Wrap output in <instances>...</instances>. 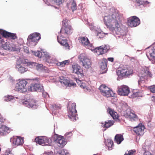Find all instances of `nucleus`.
Wrapping results in <instances>:
<instances>
[{
    "instance_id": "nucleus-1",
    "label": "nucleus",
    "mask_w": 155,
    "mask_h": 155,
    "mask_svg": "<svg viewBox=\"0 0 155 155\" xmlns=\"http://www.w3.org/2000/svg\"><path fill=\"white\" fill-rule=\"evenodd\" d=\"M105 24L109 29L117 35H124L125 31L122 28L121 18L119 14L112 9L104 16Z\"/></svg>"
},
{
    "instance_id": "nucleus-2",
    "label": "nucleus",
    "mask_w": 155,
    "mask_h": 155,
    "mask_svg": "<svg viewBox=\"0 0 155 155\" xmlns=\"http://www.w3.org/2000/svg\"><path fill=\"white\" fill-rule=\"evenodd\" d=\"M138 75L140 78L138 84L140 85L142 83L144 82L145 80L147 79V77L152 78L153 74L149 68L145 67L142 70L140 71Z\"/></svg>"
},
{
    "instance_id": "nucleus-3",
    "label": "nucleus",
    "mask_w": 155,
    "mask_h": 155,
    "mask_svg": "<svg viewBox=\"0 0 155 155\" xmlns=\"http://www.w3.org/2000/svg\"><path fill=\"white\" fill-rule=\"evenodd\" d=\"M41 38L40 33L37 32L33 33L28 36L27 38V44L30 46H34L37 44Z\"/></svg>"
},
{
    "instance_id": "nucleus-4",
    "label": "nucleus",
    "mask_w": 155,
    "mask_h": 155,
    "mask_svg": "<svg viewBox=\"0 0 155 155\" xmlns=\"http://www.w3.org/2000/svg\"><path fill=\"white\" fill-rule=\"evenodd\" d=\"M80 64L85 68L88 69L91 65V60L85 54L82 53L80 54L78 57Z\"/></svg>"
},
{
    "instance_id": "nucleus-5",
    "label": "nucleus",
    "mask_w": 155,
    "mask_h": 155,
    "mask_svg": "<svg viewBox=\"0 0 155 155\" xmlns=\"http://www.w3.org/2000/svg\"><path fill=\"white\" fill-rule=\"evenodd\" d=\"M27 81L25 80H19L15 85V90L21 93L25 92L27 91Z\"/></svg>"
},
{
    "instance_id": "nucleus-6",
    "label": "nucleus",
    "mask_w": 155,
    "mask_h": 155,
    "mask_svg": "<svg viewBox=\"0 0 155 155\" xmlns=\"http://www.w3.org/2000/svg\"><path fill=\"white\" fill-rule=\"evenodd\" d=\"M31 83L30 87V90L32 91H41L43 89V86L39 84V81L37 78L31 80Z\"/></svg>"
},
{
    "instance_id": "nucleus-7",
    "label": "nucleus",
    "mask_w": 155,
    "mask_h": 155,
    "mask_svg": "<svg viewBox=\"0 0 155 155\" xmlns=\"http://www.w3.org/2000/svg\"><path fill=\"white\" fill-rule=\"evenodd\" d=\"M35 142L42 146L50 145L51 142V139L45 137H38L35 139Z\"/></svg>"
},
{
    "instance_id": "nucleus-8",
    "label": "nucleus",
    "mask_w": 155,
    "mask_h": 155,
    "mask_svg": "<svg viewBox=\"0 0 155 155\" xmlns=\"http://www.w3.org/2000/svg\"><path fill=\"white\" fill-rule=\"evenodd\" d=\"M99 89L101 94L104 96L107 97L113 96L112 91L104 84L101 85L99 87Z\"/></svg>"
},
{
    "instance_id": "nucleus-9",
    "label": "nucleus",
    "mask_w": 155,
    "mask_h": 155,
    "mask_svg": "<svg viewBox=\"0 0 155 155\" xmlns=\"http://www.w3.org/2000/svg\"><path fill=\"white\" fill-rule=\"evenodd\" d=\"M117 73L118 76L121 77L128 76L132 74L133 71L131 69H129L127 68L120 67L118 68Z\"/></svg>"
},
{
    "instance_id": "nucleus-10",
    "label": "nucleus",
    "mask_w": 155,
    "mask_h": 155,
    "mask_svg": "<svg viewBox=\"0 0 155 155\" xmlns=\"http://www.w3.org/2000/svg\"><path fill=\"white\" fill-rule=\"evenodd\" d=\"M128 25L130 27H135L139 25L140 23V21L137 17L133 16L129 18L127 20Z\"/></svg>"
},
{
    "instance_id": "nucleus-11",
    "label": "nucleus",
    "mask_w": 155,
    "mask_h": 155,
    "mask_svg": "<svg viewBox=\"0 0 155 155\" xmlns=\"http://www.w3.org/2000/svg\"><path fill=\"white\" fill-rule=\"evenodd\" d=\"M53 140L57 143V145L59 147H64L66 143L64 137L57 134L54 135Z\"/></svg>"
},
{
    "instance_id": "nucleus-12",
    "label": "nucleus",
    "mask_w": 155,
    "mask_h": 155,
    "mask_svg": "<svg viewBox=\"0 0 155 155\" xmlns=\"http://www.w3.org/2000/svg\"><path fill=\"white\" fill-rule=\"evenodd\" d=\"M10 141L12 143L13 146H14L15 147L18 146L22 145L24 143L23 138L18 136L11 138Z\"/></svg>"
},
{
    "instance_id": "nucleus-13",
    "label": "nucleus",
    "mask_w": 155,
    "mask_h": 155,
    "mask_svg": "<svg viewBox=\"0 0 155 155\" xmlns=\"http://www.w3.org/2000/svg\"><path fill=\"white\" fill-rule=\"evenodd\" d=\"M24 105L29 108L33 109H37L38 107L37 102L34 99H29L28 101H26L23 102Z\"/></svg>"
},
{
    "instance_id": "nucleus-14",
    "label": "nucleus",
    "mask_w": 155,
    "mask_h": 155,
    "mask_svg": "<svg viewBox=\"0 0 155 155\" xmlns=\"http://www.w3.org/2000/svg\"><path fill=\"white\" fill-rule=\"evenodd\" d=\"M130 92L129 87L126 85H123L118 87L117 92L121 96L127 95Z\"/></svg>"
},
{
    "instance_id": "nucleus-15",
    "label": "nucleus",
    "mask_w": 155,
    "mask_h": 155,
    "mask_svg": "<svg viewBox=\"0 0 155 155\" xmlns=\"http://www.w3.org/2000/svg\"><path fill=\"white\" fill-rule=\"evenodd\" d=\"M76 107V104L75 103L69 104L67 108L68 114L70 116H76L77 115Z\"/></svg>"
},
{
    "instance_id": "nucleus-16",
    "label": "nucleus",
    "mask_w": 155,
    "mask_h": 155,
    "mask_svg": "<svg viewBox=\"0 0 155 155\" xmlns=\"http://www.w3.org/2000/svg\"><path fill=\"white\" fill-rule=\"evenodd\" d=\"M109 48L106 45L97 47L94 49V52L97 55L104 54L108 51Z\"/></svg>"
},
{
    "instance_id": "nucleus-17",
    "label": "nucleus",
    "mask_w": 155,
    "mask_h": 155,
    "mask_svg": "<svg viewBox=\"0 0 155 155\" xmlns=\"http://www.w3.org/2000/svg\"><path fill=\"white\" fill-rule=\"evenodd\" d=\"M25 65L23 60H22L21 63L18 62L16 65V69L20 73H24L28 70V69L25 67Z\"/></svg>"
},
{
    "instance_id": "nucleus-18",
    "label": "nucleus",
    "mask_w": 155,
    "mask_h": 155,
    "mask_svg": "<svg viewBox=\"0 0 155 155\" xmlns=\"http://www.w3.org/2000/svg\"><path fill=\"white\" fill-rule=\"evenodd\" d=\"M72 68L73 72L79 75V77H83L84 76L83 70L78 64H76L72 65Z\"/></svg>"
},
{
    "instance_id": "nucleus-19",
    "label": "nucleus",
    "mask_w": 155,
    "mask_h": 155,
    "mask_svg": "<svg viewBox=\"0 0 155 155\" xmlns=\"http://www.w3.org/2000/svg\"><path fill=\"white\" fill-rule=\"evenodd\" d=\"M0 34L3 37L6 38H10L13 40L17 38L15 34L9 32L1 29H0Z\"/></svg>"
},
{
    "instance_id": "nucleus-20",
    "label": "nucleus",
    "mask_w": 155,
    "mask_h": 155,
    "mask_svg": "<svg viewBox=\"0 0 155 155\" xmlns=\"http://www.w3.org/2000/svg\"><path fill=\"white\" fill-rule=\"evenodd\" d=\"M3 48L5 50L11 51H17L18 49V47L13 43H10L9 42H6L3 45Z\"/></svg>"
},
{
    "instance_id": "nucleus-21",
    "label": "nucleus",
    "mask_w": 155,
    "mask_h": 155,
    "mask_svg": "<svg viewBox=\"0 0 155 155\" xmlns=\"http://www.w3.org/2000/svg\"><path fill=\"white\" fill-rule=\"evenodd\" d=\"M145 128L144 126L140 123L134 128V131L138 135H142L144 133Z\"/></svg>"
},
{
    "instance_id": "nucleus-22",
    "label": "nucleus",
    "mask_w": 155,
    "mask_h": 155,
    "mask_svg": "<svg viewBox=\"0 0 155 155\" xmlns=\"http://www.w3.org/2000/svg\"><path fill=\"white\" fill-rule=\"evenodd\" d=\"M73 30L71 25H67L65 28H62L60 30V33L65 34L67 36L71 35L73 32Z\"/></svg>"
},
{
    "instance_id": "nucleus-23",
    "label": "nucleus",
    "mask_w": 155,
    "mask_h": 155,
    "mask_svg": "<svg viewBox=\"0 0 155 155\" xmlns=\"http://www.w3.org/2000/svg\"><path fill=\"white\" fill-rule=\"evenodd\" d=\"M80 42L84 46L89 48L91 47L92 44L90 43L87 37H82L79 39Z\"/></svg>"
},
{
    "instance_id": "nucleus-24",
    "label": "nucleus",
    "mask_w": 155,
    "mask_h": 155,
    "mask_svg": "<svg viewBox=\"0 0 155 155\" xmlns=\"http://www.w3.org/2000/svg\"><path fill=\"white\" fill-rule=\"evenodd\" d=\"M12 130L5 125H2L0 127V135H6L10 133Z\"/></svg>"
},
{
    "instance_id": "nucleus-25",
    "label": "nucleus",
    "mask_w": 155,
    "mask_h": 155,
    "mask_svg": "<svg viewBox=\"0 0 155 155\" xmlns=\"http://www.w3.org/2000/svg\"><path fill=\"white\" fill-rule=\"evenodd\" d=\"M45 57L46 58V61L49 63L54 64H56L57 63V60L55 58L50 56L46 53Z\"/></svg>"
},
{
    "instance_id": "nucleus-26",
    "label": "nucleus",
    "mask_w": 155,
    "mask_h": 155,
    "mask_svg": "<svg viewBox=\"0 0 155 155\" xmlns=\"http://www.w3.org/2000/svg\"><path fill=\"white\" fill-rule=\"evenodd\" d=\"M124 140L123 135L121 134H117L114 137V141L118 144H120Z\"/></svg>"
},
{
    "instance_id": "nucleus-27",
    "label": "nucleus",
    "mask_w": 155,
    "mask_h": 155,
    "mask_svg": "<svg viewBox=\"0 0 155 155\" xmlns=\"http://www.w3.org/2000/svg\"><path fill=\"white\" fill-rule=\"evenodd\" d=\"M107 60L105 58H104L101 63L100 68L103 70L104 71V72L107 71Z\"/></svg>"
},
{
    "instance_id": "nucleus-28",
    "label": "nucleus",
    "mask_w": 155,
    "mask_h": 155,
    "mask_svg": "<svg viewBox=\"0 0 155 155\" xmlns=\"http://www.w3.org/2000/svg\"><path fill=\"white\" fill-rule=\"evenodd\" d=\"M114 122L113 120H108L104 123H101V126L104 128H108L112 126Z\"/></svg>"
},
{
    "instance_id": "nucleus-29",
    "label": "nucleus",
    "mask_w": 155,
    "mask_h": 155,
    "mask_svg": "<svg viewBox=\"0 0 155 155\" xmlns=\"http://www.w3.org/2000/svg\"><path fill=\"white\" fill-rule=\"evenodd\" d=\"M26 66L30 68H33L35 67L36 63L34 62H30L28 61V60L26 59L23 60Z\"/></svg>"
},
{
    "instance_id": "nucleus-30",
    "label": "nucleus",
    "mask_w": 155,
    "mask_h": 155,
    "mask_svg": "<svg viewBox=\"0 0 155 155\" xmlns=\"http://www.w3.org/2000/svg\"><path fill=\"white\" fill-rule=\"evenodd\" d=\"M61 107V106L60 104L54 105V109H52V110L53 115H58L57 110H58L60 109Z\"/></svg>"
},
{
    "instance_id": "nucleus-31",
    "label": "nucleus",
    "mask_w": 155,
    "mask_h": 155,
    "mask_svg": "<svg viewBox=\"0 0 155 155\" xmlns=\"http://www.w3.org/2000/svg\"><path fill=\"white\" fill-rule=\"evenodd\" d=\"M105 144L109 150H112L113 146H114L113 142L111 140H107Z\"/></svg>"
},
{
    "instance_id": "nucleus-32",
    "label": "nucleus",
    "mask_w": 155,
    "mask_h": 155,
    "mask_svg": "<svg viewBox=\"0 0 155 155\" xmlns=\"http://www.w3.org/2000/svg\"><path fill=\"white\" fill-rule=\"evenodd\" d=\"M70 62L69 60H64L63 61L61 62H58L57 64V65L61 67L65 66L66 65H68Z\"/></svg>"
},
{
    "instance_id": "nucleus-33",
    "label": "nucleus",
    "mask_w": 155,
    "mask_h": 155,
    "mask_svg": "<svg viewBox=\"0 0 155 155\" xmlns=\"http://www.w3.org/2000/svg\"><path fill=\"white\" fill-rule=\"evenodd\" d=\"M46 53L45 52H42L39 51H38L35 52V55L39 58H41L45 57Z\"/></svg>"
},
{
    "instance_id": "nucleus-34",
    "label": "nucleus",
    "mask_w": 155,
    "mask_h": 155,
    "mask_svg": "<svg viewBox=\"0 0 155 155\" xmlns=\"http://www.w3.org/2000/svg\"><path fill=\"white\" fill-rule=\"evenodd\" d=\"M107 112L110 114L111 116H117V114L115 112L114 110L108 108L107 110Z\"/></svg>"
},
{
    "instance_id": "nucleus-35",
    "label": "nucleus",
    "mask_w": 155,
    "mask_h": 155,
    "mask_svg": "<svg viewBox=\"0 0 155 155\" xmlns=\"http://www.w3.org/2000/svg\"><path fill=\"white\" fill-rule=\"evenodd\" d=\"M59 43L63 46H65V47H68V48L69 49V45L67 42V40L65 39L64 40L61 41V40L60 38L59 39Z\"/></svg>"
},
{
    "instance_id": "nucleus-36",
    "label": "nucleus",
    "mask_w": 155,
    "mask_h": 155,
    "mask_svg": "<svg viewBox=\"0 0 155 155\" xmlns=\"http://www.w3.org/2000/svg\"><path fill=\"white\" fill-rule=\"evenodd\" d=\"M149 54L152 58L155 57V45L153 46L149 52Z\"/></svg>"
},
{
    "instance_id": "nucleus-37",
    "label": "nucleus",
    "mask_w": 155,
    "mask_h": 155,
    "mask_svg": "<svg viewBox=\"0 0 155 155\" xmlns=\"http://www.w3.org/2000/svg\"><path fill=\"white\" fill-rule=\"evenodd\" d=\"M71 8L73 12L77 9V5L75 1L73 0L71 4Z\"/></svg>"
},
{
    "instance_id": "nucleus-38",
    "label": "nucleus",
    "mask_w": 155,
    "mask_h": 155,
    "mask_svg": "<svg viewBox=\"0 0 155 155\" xmlns=\"http://www.w3.org/2000/svg\"><path fill=\"white\" fill-rule=\"evenodd\" d=\"M67 35L65 34H62L61 33H60L59 35L57 36V40L58 42H59V39L60 38L61 41H62L64 39H65V37Z\"/></svg>"
},
{
    "instance_id": "nucleus-39",
    "label": "nucleus",
    "mask_w": 155,
    "mask_h": 155,
    "mask_svg": "<svg viewBox=\"0 0 155 155\" xmlns=\"http://www.w3.org/2000/svg\"><path fill=\"white\" fill-rule=\"evenodd\" d=\"M136 151L134 150L127 151L126 152L124 155H135Z\"/></svg>"
},
{
    "instance_id": "nucleus-40",
    "label": "nucleus",
    "mask_w": 155,
    "mask_h": 155,
    "mask_svg": "<svg viewBox=\"0 0 155 155\" xmlns=\"http://www.w3.org/2000/svg\"><path fill=\"white\" fill-rule=\"evenodd\" d=\"M62 78H63V79L61 80L60 81V82L61 83H63L65 85L68 86V85L69 84V81L63 77H62Z\"/></svg>"
},
{
    "instance_id": "nucleus-41",
    "label": "nucleus",
    "mask_w": 155,
    "mask_h": 155,
    "mask_svg": "<svg viewBox=\"0 0 155 155\" xmlns=\"http://www.w3.org/2000/svg\"><path fill=\"white\" fill-rule=\"evenodd\" d=\"M59 155H69V153L66 150H61L58 152Z\"/></svg>"
},
{
    "instance_id": "nucleus-42",
    "label": "nucleus",
    "mask_w": 155,
    "mask_h": 155,
    "mask_svg": "<svg viewBox=\"0 0 155 155\" xmlns=\"http://www.w3.org/2000/svg\"><path fill=\"white\" fill-rule=\"evenodd\" d=\"M142 96L141 93L137 91L133 93L132 97H137Z\"/></svg>"
},
{
    "instance_id": "nucleus-43",
    "label": "nucleus",
    "mask_w": 155,
    "mask_h": 155,
    "mask_svg": "<svg viewBox=\"0 0 155 155\" xmlns=\"http://www.w3.org/2000/svg\"><path fill=\"white\" fill-rule=\"evenodd\" d=\"M14 98V97L11 95H8L5 97V100L9 101Z\"/></svg>"
},
{
    "instance_id": "nucleus-44",
    "label": "nucleus",
    "mask_w": 155,
    "mask_h": 155,
    "mask_svg": "<svg viewBox=\"0 0 155 155\" xmlns=\"http://www.w3.org/2000/svg\"><path fill=\"white\" fill-rule=\"evenodd\" d=\"M105 34L103 32H98L97 34V37L98 38H101L105 37Z\"/></svg>"
},
{
    "instance_id": "nucleus-45",
    "label": "nucleus",
    "mask_w": 155,
    "mask_h": 155,
    "mask_svg": "<svg viewBox=\"0 0 155 155\" xmlns=\"http://www.w3.org/2000/svg\"><path fill=\"white\" fill-rule=\"evenodd\" d=\"M35 67H36V69L38 71L41 70L43 69V65L42 64H38L36 63Z\"/></svg>"
},
{
    "instance_id": "nucleus-46",
    "label": "nucleus",
    "mask_w": 155,
    "mask_h": 155,
    "mask_svg": "<svg viewBox=\"0 0 155 155\" xmlns=\"http://www.w3.org/2000/svg\"><path fill=\"white\" fill-rule=\"evenodd\" d=\"M148 89L153 93H155V85H153L148 87Z\"/></svg>"
},
{
    "instance_id": "nucleus-47",
    "label": "nucleus",
    "mask_w": 155,
    "mask_h": 155,
    "mask_svg": "<svg viewBox=\"0 0 155 155\" xmlns=\"http://www.w3.org/2000/svg\"><path fill=\"white\" fill-rule=\"evenodd\" d=\"M136 3L138 5H144L143 1V0H135Z\"/></svg>"
},
{
    "instance_id": "nucleus-48",
    "label": "nucleus",
    "mask_w": 155,
    "mask_h": 155,
    "mask_svg": "<svg viewBox=\"0 0 155 155\" xmlns=\"http://www.w3.org/2000/svg\"><path fill=\"white\" fill-rule=\"evenodd\" d=\"M129 120L131 122L137 121L138 119L137 117H129Z\"/></svg>"
},
{
    "instance_id": "nucleus-49",
    "label": "nucleus",
    "mask_w": 155,
    "mask_h": 155,
    "mask_svg": "<svg viewBox=\"0 0 155 155\" xmlns=\"http://www.w3.org/2000/svg\"><path fill=\"white\" fill-rule=\"evenodd\" d=\"M62 25L63 26V27H62V28H64L65 27H66V26H67V25H68V24L67 21H66V20H64L63 21H62Z\"/></svg>"
},
{
    "instance_id": "nucleus-50",
    "label": "nucleus",
    "mask_w": 155,
    "mask_h": 155,
    "mask_svg": "<svg viewBox=\"0 0 155 155\" xmlns=\"http://www.w3.org/2000/svg\"><path fill=\"white\" fill-rule=\"evenodd\" d=\"M5 155H14V154L10 150H8L6 151Z\"/></svg>"
},
{
    "instance_id": "nucleus-51",
    "label": "nucleus",
    "mask_w": 155,
    "mask_h": 155,
    "mask_svg": "<svg viewBox=\"0 0 155 155\" xmlns=\"http://www.w3.org/2000/svg\"><path fill=\"white\" fill-rule=\"evenodd\" d=\"M69 119L73 121V122H75L78 119V117H69Z\"/></svg>"
},
{
    "instance_id": "nucleus-52",
    "label": "nucleus",
    "mask_w": 155,
    "mask_h": 155,
    "mask_svg": "<svg viewBox=\"0 0 155 155\" xmlns=\"http://www.w3.org/2000/svg\"><path fill=\"white\" fill-rule=\"evenodd\" d=\"M76 85L75 83H74L72 81H69V84L68 85V86H75Z\"/></svg>"
},
{
    "instance_id": "nucleus-53",
    "label": "nucleus",
    "mask_w": 155,
    "mask_h": 155,
    "mask_svg": "<svg viewBox=\"0 0 155 155\" xmlns=\"http://www.w3.org/2000/svg\"><path fill=\"white\" fill-rule=\"evenodd\" d=\"M143 155H153L150 152L148 151H145L143 153Z\"/></svg>"
},
{
    "instance_id": "nucleus-54",
    "label": "nucleus",
    "mask_w": 155,
    "mask_h": 155,
    "mask_svg": "<svg viewBox=\"0 0 155 155\" xmlns=\"http://www.w3.org/2000/svg\"><path fill=\"white\" fill-rule=\"evenodd\" d=\"M4 42V41L2 39L1 35H0V45H2L3 43Z\"/></svg>"
},
{
    "instance_id": "nucleus-55",
    "label": "nucleus",
    "mask_w": 155,
    "mask_h": 155,
    "mask_svg": "<svg viewBox=\"0 0 155 155\" xmlns=\"http://www.w3.org/2000/svg\"><path fill=\"white\" fill-rule=\"evenodd\" d=\"M76 81L78 84L80 85L81 84V81L79 79H76Z\"/></svg>"
},
{
    "instance_id": "nucleus-56",
    "label": "nucleus",
    "mask_w": 155,
    "mask_h": 155,
    "mask_svg": "<svg viewBox=\"0 0 155 155\" xmlns=\"http://www.w3.org/2000/svg\"><path fill=\"white\" fill-rule=\"evenodd\" d=\"M3 117H0V122L1 123H3L5 120V119H4Z\"/></svg>"
},
{
    "instance_id": "nucleus-57",
    "label": "nucleus",
    "mask_w": 155,
    "mask_h": 155,
    "mask_svg": "<svg viewBox=\"0 0 155 155\" xmlns=\"http://www.w3.org/2000/svg\"><path fill=\"white\" fill-rule=\"evenodd\" d=\"M44 155H54V154L52 152H50L45 153Z\"/></svg>"
},
{
    "instance_id": "nucleus-58",
    "label": "nucleus",
    "mask_w": 155,
    "mask_h": 155,
    "mask_svg": "<svg viewBox=\"0 0 155 155\" xmlns=\"http://www.w3.org/2000/svg\"><path fill=\"white\" fill-rule=\"evenodd\" d=\"M24 51L26 53H28V48L27 47H24Z\"/></svg>"
},
{
    "instance_id": "nucleus-59",
    "label": "nucleus",
    "mask_w": 155,
    "mask_h": 155,
    "mask_svg": "<svg viewBox=\"0 0 155 155\" xmlns=\"http://www.w3.org/2000/svg\"><path fill=\"white\" fill-rule=\"evenodd\" d=\"M107 60L109 61L113 62L114 61V59L113 58H107Z\"/></svg>"
},
{
    "instance_id": "nucleus-60",
    "label": "nucleus",
    "mask_w": 155,
    "mask_h": 155,
    "mask_svg": "<svg viewBox=\"0 0 155 155\" xmlns=\"http://www.w3.org/2000/svg\"><path fill=\"white\" fill-rule=\"evenodd\" d=\"M80 87L82 88L83 89H85V86L84 85V84H83V83H81L80 85Z\"/></svg>"
},
{
    "instance_id": "nucleus-61",
    "label": "nucleus",
    "mask_w": 155,
    "mask_h": 155,
    "mask_svg": "<svg viewBox=\"0 0 155 155\" xmlns=\"http://www.w3.org/2000/svg\"><path fill=\"white\" fill-rule=\"evenodd\" d=\"M113 119L116 120H117L118 121H119L120 120L118 119L119 117H112Z\"/></svg>"
},
{
    "instance_id": "nucleus-62",
    "label": "nucleus",
    "mask_w": 155,
    "mask_h": 155,
    "mask_svg": "<svg viewBox=\"0 0 155 155\" xmlns=\"http://www.w3.org/2000/svg\"><path fill=\"white\" fill-rule=\"evenodd\" d=\"M144 5H145L148 4H150V2L147 1H143Z\"/></svg>"
},
{
    "instance_id": "nucleus-63",
    "label": "nucleus",
    "mask_w": 155,
    "mask_h": 155,
    "mask_svg": "<svg viewBox=\"0 0 155 155\" xmlns=\"http://www.w3.org/2000/svg\"><path fill=\"white\" fill-rule=\"evenodd\" d=\"M61 0H55L54 1H56L57 2H58L60 3L61 2Z\"/></svg>"
},
{
    "instance_id": "nucleus-64",
    "label": "nucleus",
    "mask_w": 155,
    "mask_h": 155,
    "mask_svg": "<svg viewBox=\"0 0 155 155\" xmlns=\"http://www.w3.org/2000/svg\"><path fill=\"white\" fill-rule=\"evenodd\" d=\"M69 133H66V134L67 135H68L69 134Z\"/></svg>"
}]
</instances>
